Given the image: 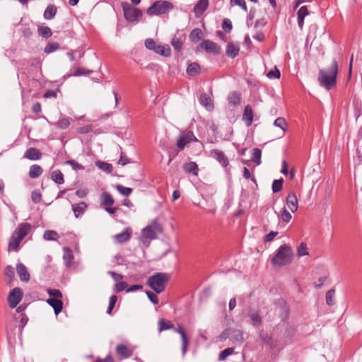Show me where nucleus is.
Listing matches in <instances>:
<instances>
[{
	"label": "nucleus",
	"instance_id": "1",
	"mask_svg": "<svg viewBox=\"0 0 362 362\" xmlns=\"http://www.w3.org/2000/svg\"><path fill=\"white\" fill-rule=\"evenodd\" d=\"M32 226L29 223L19 224L13 232L8 245V251H18L23 238L31 231Z\"/></svg>",
	"mask_w": 362,
	"mask_h": 362
},
{
	"label": "nucleus",
	"instance_id": "2",
	"mask_svg": "<svg viewBox=\"0 0 362 362\" xmlns=\"http://www.w3.org/2000/svg\"><path fill=\"white\" fill-rule=\"evenodd\" d=\"M293 257L294 253L291 247L284 244L278 248L275 255L272 258L271 262L274 266H286L293 262Z\"/></svg>",
	"mask_w": 362,
	"mask_h": 362
},
{
	"label": "nucleus",
	"instance_id": "3",
	"mask_svg": "<svg viewBox=\"0 0 362 362\" xmlns=\"http://www.w3.org/2000/svg\"><path fill=\"white\" fill-rule=\"evenodd\" d=\"M337 73L338 65L334 61L330 68L320 70L318 81L320 85L327 90L332 88L336 84Z\"/></svg>",
	"mask_w": 362,
	"mask_h": 362
},
{
	"label": "nucleus",
	"instance_id": "4",
	"mask_svg": "<svg viewBox=\"0 0 362 362\" xmlns=\"http://www.w3.org/2000/svg\"><path fill=\"white\" fill-rule=\"evenodd\" d=\"M169 279L167 273L158 272L148 278L147 284L156 293H160L165 290Z\"/></svg>",
	"mask_w": 362,
	"mask_h": 362
},
{
	"label": "nucleus",
	"instance_id": "5",
	"mask_svg": "<svg viewBox=\"0 0 362 362\" xmlns=\"http://www.w3.org/2000/svg\"><path fill=\"white\" fill-rule=\"evenodd\" d=\"M122 6L124 16L127 21L129 23H137L141 19L143 13L139 8L132 6L128 2H123Z\"/></svg>",
	"mask_w": 362,
	"mask_h": 362
},
{
	"label": "nucleus",
	"instance_id": "6",
	"mask_svg": "<svg viewBox=\"0 0 362 362\" xmlns=\"http://www.w3.org/2000/svg\"><path fill=\"white\" fill-rule=\"evenodd\" d=\"M174 8L173 4L167 1H156L147 8L146 13L149 16H158L165 13Z\"/></svg>",
	"mask_w": 362,
	"mask_h": 362
},
{
	"label": "nucleus",
	"instance_id": "7",
	"mask_svg": "<svg viewBox=\"0 0 362 362\" xmlns=\"http://www.w3.org/2000/svg\"><path fill=\"white\" fill-rule=\"evenodd\" d=\"M115 200L108 192H103L100 195V205L110 214H114L118 209L117 207H112Z\"/></svg>",
	"mask_w": 362,
	"mask_h": 362
},
{
	"label": "nucleus",
	"instance_id": "8",
	"mask_svg": "<svg viewBox=\"0 0 362 362\" xmlns=\"http://www.w3.org/2000/svg\"><path fill=\"white\" fill-rule=\"evenodd\" d=\"M23 296V292L21 288L16 287L12 289L8 296V303L11 308H14L21 302Z\"/></svg>",
	"mask_w": 362,
	"mask_h": 362
},
{
	"label": "nucleus",
	"instance_id": "9",
	"mask_svg": "<svg viewBox=\"0 0 362 362\" xmlns=\"http://www.w3.org/2000/svg\"><path fill=\"white\" fill-rule=\"evenodd\" d=\"M199 47L207 53H211L214 55L219 54L221 51L220 46L209 40H204L199 45Z\"/></svg>",
	"mask_w": 362,
	"mask_h": 362
},
{
	"label": "nucleus",
	"instance_id": "10",
	"mask_svg": "<svg viewBox=\"0 0 362 362\" xmlns=\"http://www.w3.org/2000/svg\"><path fill=\"white\" fill-rule=\"evenodd\" d=\"M286 203L288 209L292 212H296L298 209V200L296 193L291 192L286 197Z\"/></svg>",
	"mask_w": 362,
	"mask_h": 362
},
{
	"label": "nucleus",
	"instance_id": "11",
	"mask_svg": "<svg viewBox=\"0 0 362 362\" xmlns=\"http://www.w3.org/2000/svg\"><path fill=\"white\" fill-rule=\"evenodd\" d=\"M175 331L180 334L181 336V340H182V356H185L187 351V347L189 344V339L187 337V334L183 328V327L180 325H178L177 328L175 329Z\"/></svg>",
	"mask_w": 362,
	"mask_h": 362
},
{
	"label": "nucleus",
	"instance_id": "12",
	"mask_svg": "<svg viewBox=\"0 0 362 362\" xmlns=\"http://www.w3.org/2000/svg\"><path fill=\"white\" fill-rule=\"evenodd\" d=\"M211 156L223 167H227L229 165V160L223 151L218 149H214L211 151Z\"/></svg>",
	"mask_w": 362,
	"mask_h": 362
},
{
	"label": "nucleus",
	"instance_id": "13",
	"mask_svg": "<svg viewBox=\"0 0 362 362\" xmlns=\"http://www.w3.org/2000/svg\"><path fill=\"white\" fill-rule=\"evenodd\" d=\"M16 272L21 281L28 282L30 280V274L23 263L19 262L16 264Z\"/></svg>",
	"mask_w": 362,
	"mask_h": 362
},
{
	"label": "nucleus",
	"instance_id": "14",
	"mask_svg": "<svg viewBox=\"0 0 362 362\" xmlns=\"http://www.w3.org/2000/svg\"><path fill=\"white\" fill-rule=\"evenodd\" d=\"M23 158L31 160H37L42 158V153L39 149L31 147L25 151Z\"/></svg>",
	"mask_w": 362,
	"mask_h": 362
},
{
	"label": "nucleus",
	"instance_id": "15",
	"mask_svg": "<svg viewBox=\"0 0 362 362\" xmlns=\"http://www.w3.org/2000/svg\"><path fill=\"white\" fill-rule=\"evenodd\" d=\"M209 6V0H199L194 7V12L197 17H200Z\"/></svg>",
	"mask_w": 362,
	"mask_h": 362
},
{
	"label": "nucleus",
	"instance_id": "16",
	"mask_svg": "<svg viewBox=\"0 0 362 362\" xmlns=\"http://www.w3.org/2000/svg\"><path fill=\"white\" fill-rule=\"evenodd\" d=\"M47 303L54 309V314L59 315L63 309V302L59 298H48Z\"/></svg>",
	"mask_w": 362,
	"mask_h": 362
},
{
	"label": "nucleus",
	"instance_id": "17",
	"mask_svg": "<svg viewBox=\"0 0 362 362\" xmlns=\"http://www.w3.org/2000/svg\"><path fill=\"white\" fill-rule=\"evenodd\" d=\"M309 14L308 7L306 6H301L297 12L298 25L302 30L304 26V19Z\"/></svg>",
	"mask_w": 362,
	"mask_h": 362
},
{
	"label": "nucleus",
	"instance_id": "18",
	"mask_svg": "<svg viewBox=\"0 0 362 362\" xmlns=\"http://www.w3.org/2000/svg\"><path fill=\"white\" fill-rule=\"evenodd\" d=\"M243 120L245 122V125L247 127L251 126L253 122V111L251 106L249 105L245 107Z\"/></svg>",
	"mask_w": 362,
	"mask_h": 362
},
{
	"label": "nucleus",
	"instance_id": "19",
	"mask_svg": "<svg viewBox=\"0 0 362 362\" xmlns=\"http://www.w3.org/2000/svg\"><path fill=\"white\" fill-rule=\"evenodd\" d=\"M132 230L129 228H126L122 233L115 235L114 238L118 243H123L131 238Z\"/></svg>",
	"mask_w": 362,
	"mask_h": 362
},
{
	"label": "nucleus",
	"instance_id": "20",
	"mask_svg": "<svg viewBox=\"0 0 362 362\" xmlns=\"http://www.w3.org/2000/svg\"><path fill=\"white\" fill-rule=\"evenodd\" d=\"M240 47L238 45L229 42L227 45L226 53L228 57L234 59L239 54Z\"/></svg>",
	"mask_w": 362,
	"mask_h": 362
},
{
	"label": "nucleus",
	"instance_id": "21",
	"mask_svg": "<svg viewBox=\"0 0 362 362\" xmlns=\"http://www.w3.org/2000/svg\"><path fill=\"white\" fill-rule=\"evenodd\" d=\"M199 100L206 110H211L214 108L212 100L206 93H202Z\"/></svg>",
	"mask_w": 362,
	"mask_h": 362
},
{
	"label": "nucleus",
	"instance_id": "22",
	"mask_svg": "<svg viewBox=\"0 0 362 362\" xmlns=\"http://www.w3.org/2000/svg\"><path fill=\"white\" fill-rule=\"evenodd\" d=\"M43 173V169L41 166L37 164L32 165L29 169V177L32 179L39 177Z\"/></svg>",
	"mask_w": 362,
	"mask_h": 362
},
{
	"label": "nucleus",
	"instance_id": "23",
	"mask_svg": "<svg viewBox=\"0 0 362 362\" xmlns=\"http://www.w3.org/2000/svg\"><path fill=\"white\" fill-rule=\"evenodd\" d=\"M116 351L123 358L129 357L132 354L131 350L124 344H119L116 348Z\"/></svg>",
	"mask_w": 362,
	"mask_h": 362
},
{
	"label": "nucleus",
	"instance_id": "24",
	"mask_svg": "<svg viewBox=\"0 0 362 362\" xmlns=\"http://www.w3.org/2000/svg\"><path fill=\"white\" fill-rule=\"evenodd\" d=\"M63 251H64V254H63L64 262L66 266L69 267L72 264L73 260H74V255H73L72 251L68 247H64L63 249Z\"/></svg>",
	"mask_w": 362,
	"mask_h": 362
},
{
	"label": "nucleus",
	"instance_id": "25",
	"mask_svg": "<svg viewBox=\"0 0 362 362\" xmlns=\"http://www.w3.org/2000/svg\"><path fill=\"white\" fill-rule=\"evenodd\" d=\"M204 37V34L200 28H194L189 33V40L194 43L197 42L202 40Z\"/></svg>",
	"mask_w": 362,
	"mask_h": 362
},
{
	"label": "nucleus",
	"instance_id": "26",
	"mask_svg": "<svg viewBox=\"0 0 362 362\" xmlns=\"http://www.w3.org/2000/svg\"><path fill=\"white\" fill-rule=\"evenodd\" d=\"M86 208L87 205L83 202H81L78 204H73L72 210L74 213L75 217L78 218L81 214H83Z\"/></svg>",
	"mask_w": 362,
	"mask_h": 362
},
{
	"label": "nucleus",
	"instance_id": "27",
	"mask_svg": "<svg viewBox=\"0 0 362 362\" xmlns=\"http://www.w3.org/2000/svg\"><path fill=\"white\" fill-rule=\"evenodd\" d=\"M183 170L187 173H191L197 175L198 173V166L194 162L186 163L183 165Z\"/></svg>",
	"mask_w": 362,
	"mask_h": 362
},
{
	"label": "nucleus",
	"instance_id": "28",
	"mask_svg": "<svg viewBox=\"0 0 362 362\" xmlns=\"http://www.w3.org/2000/svg\"><path fill=\"white\" fill-rule=\"evenodd\" d=\"M153 51L156 53L165 57L170 56L171 53L170 48L168 45H157Z\"/></svg>",
	"mask_w": 362,
	"mask_h": 362
},
{
	"label": "nucleus",
	"instance_id": "29",
	"mask_svg": "<svg viewBox=\"0 0 362 362\" xmlns=\"http://www.w3.org/2000/svg\"><path fill=\"white\" fill-rule=\"evenodd\" d=\"M57 6L52 4L49 5L44 12V18L47 20L52 19L57 13Z\"/></svg>",
	"mask_w": 362,
	"mask_h": 362
},
{
	"label": "nucleus",
	"instance_id": "30",
	"mask_svg": "<svg viewBox=\"0 0 362 362\" xmlns=\"http://www.w3.org/2000/svg\"><path fill=\"white\" fill-rule=\"evenodd\" d=\"M158 332H161L165 330L170 329L173 328L174 325L170 320H165L164 319H160L158 321Z\"/></svg>",
	"mask_w": 362,
	"mask_h": 362
},
{
	"label": "nucleus",
	"instance_id": "31",
	"mask_svg": "<svg viewBox=\"0 0 362 362\" xmlns=\"http://www.w3.org/2000/svg\"><path fill=\"white\" fill-rule=\"evenodd\" d=\"M51 178L55 183L58 185H61L64 182V175L59 170H54L52 173Z\"/></svg>",
	"mask_w": 362,
	"mask_h": 362
},
{
	"label": "nucleus",
	"instance_id": "32",
	"mask_svg": "<svg viewBox=\"0 0 362 362\" xmlns=\"http://www.w3.org/2000/svg\"><path fill=\"white\" fill-rule=\"evenodd\" d=\"M37 32L39 35L45 38H48L52 36V32L50 28L47 26L40 25L37 28Z\"/></svg>",
	"mask_w": 362,
	"mask_h": 362
},
{
	"label": "nucleus",
	"instance_id": "33",
	"mask_svg": "<svg viewBox=\"0 0 362 362\" xmlns=\"http://www.w3.org/2000/svg\"><path fill=\"white\" fill-rule=\"evenodd\" d=\"M251 323L254 326H259L262 324V317L258 312H251L249 315Z\"/></svg>",
	"mask_w": 362,
	"mask_h": 362
},
{
	"label": "nucleus",
	"instance_id": "34",
	"mask_svg": "<svg viewBox=\"0 0 362 362\" xmlns=\"http://www.w3.org/2000/svg\"><path fill=\"white\" fill-rule=\"evenodd\" d=\"M43 238L45 240H57L59 235L55 230H47L43 234Z\"/></svg>",
	"mask_w": 362,
	"mask_h": 362
},
{
	"label": "nucleus",
	"instance_id": "35",
	"mask_svg": "<svg viewBox=\"0 0 362 362\" xmlns=\"http://www.w3.org/2000/svg\"><path fill=\"white\" fill-rule=\"evenodd\" d=\"M200 70V66L197 63H192L190 64L187 69V73L189 76H195L199 74Z\"/></svg>",
	"mask_w": 362,
	"mask_h": 362
},
{
	"label": "nucleus",
	"instance_id": "36",
	"mask_svg": "<svg viewBox=\"0 0 362 362\" xmlns=\"http://www.w3.org/2000/svg\"><path fill=\"white\" fill-rule=\"evenodd\" d=\"M228 100L229 103L233 105H239L240 103V94L237 92H233L228 95Z\"/></svg>",
	"mask_w": 362,
	"mask_h": 362
},
{
	"label": "nucleus",
	"instance_id": "37",
	"mask_svg": "<svg viewBox=\"0 0 362 362\" xmlns=\"http://www.w3.org/2000/svg\"><path fill=\"white\" fill-rule=\"evenodd\" d=\"M95 165L99 169H100L107 173H111L112 170V166L110 163H105L103 161H98L95 163Z\"/></svg>",
	"mask_w": 362,
	"mask_h": 362
},
{
	"label": "nucleus",
	"instance_id": "38",
	"mask_svg": "<svg viewBox=\"0 0 362 362\" xmlns=\"http://www.w3.org/2000/svg\"><path fill=\"white\" fill-rule=\"evenodd\" d=\"M261 156L262 151L258 148H255L253 149L252 155V160L257 165L261 163Z\"/></svg>",
	"mask_w": 362,
	"mask_h": 362
},
{
	"label": "nucleus",
	"instance_id": "39",
	"mask_svg": "<svg viewBox=\"0 0 362 362\" xmlns=\"http://www.w3.org/2000/svg\"><path fill=\"white\" fill-rule=\"evenodd\" d=\"M308 247L305 243H301L297 248V255L298 257L308 255Z\"/></svg>",
	"mask_w": 362,
	"mask_h": 362
},
{
	"label": "nucleus",
	"instance_id": "40",
	"mask_svg": "<svg viewBox=\"0 0 362 362\" xmlns=\"http://www.w3.org/2000/svg\"><path fill=\"white\" fill-rule=\"evenodd\" d=\"M284 183L283 178L279 180H274L272 183V191L274 193L279 192L281 190Z\"/></svg>",
	"mask_w": 362,
	"mask_h": 362
},
{
	"label": "nucleus",
	"instance_id": "41",
	"mask_svg": "<svg viewBox=\"0 0 362 362\" xmlns=\"http://www.w3.org/2000/svg\"><path fill=\"white\" fill-rule=\"evenodd\" d=\"M59 48V45L57 42H49L45 47L44 52L47 54H50L55 52Z\"/></svg>",
	"mask_w": 362,
	"mask_h": 362
},
{
	"label": "nucleus",
	"instance_id": "42",
	"mask_svg": "<svg viewBox=\"0 0 362 362\" xmlns=\"http://www.w3.org/2000/svg\"><path fill=\"white\" fill-rule=\"evenodd\" d=\"M274 126L281 128L284 132H286L287 127V122L283 117H278L274 122Z\"/></svg>",
	"mask_w": 362,
	"mask_h": 362
},
{
	"label": "nucleus",
	"instance_id": "43",
	"mask_svg": "<svg viewBox=\"0 0 362 362\" xmlns=\"http://www.w3.org/2000/svg\"><path fill=\"white\" fill-rule=\"evenodd\" d=\"M335 291L334 289H330L326 293V302L329 305H332L335 303L334 300Z\"/></svg>",
	"mask_w": 362,
	"mask_h": 362
},
{
	"label": "nucleus",
	"instance_id": "44",
	"mask_svg": "<svg viewBox=\"0 0 362 362\" xmlns=\"http://www.w3.org/2000/svg\"><path fill=\"white\" fill-rule=\"evenodd\" d=\"M234 352L233 348H227L222 351L219 356H218V360L222 361H224L228 356L233 354Z\"/></svg>",
	"mask_w": 362,
	"mask_h": 362
},
{
	"label": "nucleus",
	"instance_id": "45",
	"mask_svg": "<svg viewBox=\"0 0 362 362\" xmlns=\"http://www.w3.org/2000/svg\"><path fill=\"white\" fill-rule=\"evenodd\" d=\"M47 293L49 295V298H62V293L59 289L47 288Z\"/></svg>",
	"mask_w": 362,
	"mask_h": 362
},
{
	"label": "nucleus",
	"instance_id": "46",
	"mask_svg": "<svg viewBox=\"0 0 362 362\" xmlns=\"http://www.w3.org/2000/svg\"><path fill=\"white\" fill-rule=\"evenodd\" d=\"M116 189L121 194L126 196V197L129 196L132 192V188L122 186L121 185H117L116 187Z\"/></svg>",
	"mask_w": 362,
	"mask_h": 362
},
{
	"label": "nucleus",
	"instance_id": "47",
	"mask_svg": "<svg viewBox=\"0 0 362 362\" xmlns=\"http://www.w3.org/2000/svg\"><path fill=\"white\" fill-rule=\"evenodd\" d=\"M117 300V296L115 295H112L110 297V299H109V305H108V308H107V313L108 315H111L112 314V310L116 304V302Z\"/></svg>",
	"mask_w": 362,
	"mask_h": 362
},
{
	"label": "nucleus",
	"instance_id": "48",
	"mask_svg": "<svg viewBox=\"0 0 362 362\" xmlns=\"http://www.w3.org/2000/svg\"><path fill=\"white\" fill-rule=\"evenodd\" d=\"M171 45L174 47L175 49L179 51L181 49V48L182 47L183 42L180 38L177 37L176 36H174V37L173 38V40L171 41Z\"/></svg>",
	"mask_w": 362,
	"mask_h": 362
},
{
	"label": "nucleus",
	"instance_id": "49",
	"mask_svg": "<svg viewBox=\"0 0 362 362\" xmlns=\"http://www.w3.org/2000/svg\"><path fill=\"white\" fill-rule=\"evenodd\" d=\"M54 125H56L59 129H64L70 125V122L67 118H62L56 122Z\"/></svg>",
	"mask_w": 362,
	"mask_h": 362
},
{
	"label": "nucleus",
	"instance_id": "50",
	"mask_svg": "<svg viewBox=\"0 0 362 362\" xmlns=\"http://www.w3.org/2000/svg\"><path fill=\"white\" fill-rule=\"evenodd\" d=\"M280 217L281 220L286 223H288L292 218L291 213L286 208L283 209Z\"/></svg>",
	"mask_w": 362,
	"mask_h": 362
},
{
	"label": "nucleus",
	"instance_id": "51",
	"mask_svg": "<svg viewBox=\"0 0 362 362\" xmlns=\"http://www.w3.org/2000/svg\"><path fill=\"white\" fill-rule=\"evenodd\" d=\"M187 141L185 139V138L183 136L182 134H181L177 141V147L180 151H182L185 148V146L188 144Z\"/></svg>",
	"mask_w": 362,
	"mask_h": 362
},
{
	"label": "nucleus",
	"instance_id": "52",
	"mask_svg": "<svg viewBox=\"0 0 362 362\" xmlns=\"http://www.w3.org/2000/svg\"><path fill=\"white\" fill-rule=\"evenodd\" d=\"M143 235L145 238L153 239L155 238V233L151 227H146L142 231Z\"/></svg>",
	"mask_w": 362,
	"mask_h": 362
},
{
	"label": "nucleus",
	"instance_id": "53",
	"mask_svg": "<svg viewBox=\"0 0 362 362\" xmlns=\"http://www.w3.org/2000/svg\"><path fill=\"white\" fill-rule=\"evenodd\" d=\"M66 164L69 165L71 166V168L75 170H84V166H83L82 165H81L80 163H78V162L75 161L74 160H69L66 162Z\"/></svg>",
	"mask_w": 362,
	"mask_h": 362
},
{
	"label": "nucleus",
	"instance_id": "54",
	"mask_svg": "<svg viewBox=\"0 0 362 362\" xmlns=\"http://www.w3.org/2000/svg\"><path fill=\"white\" fill-rule=\"evenodd\" d=\"M267 77L272 79V78H279L281 76L280 71L275 67L274 69L270 70L267 74Z\"/></svg>",
	"mask_w": 362,
	"mask_h": 362
},
{
	"label": "nucleus",
	"instance_id": "55",
	"mask_svg": "<svg viewBox=\"0 0 362 362\" xmlns=\"http://www.w3.org/2000/svg\"><path fill=\"white\" fill-rule=\"evenodd\" d=\"M5 276L8 278L9 281H11L14 276V269L12 266L8 265L4 270Z\"/></svg>",
	"mask_w": 362,
	"mask_h": 362
},
{
	"label": "nucleus",
	"instance_id": "56",
	"mask_svg": "<svg viewBox=\"0 0 362 362\" xmlns=\"http://www.w3.org/2000/svg\"><path fill=\"white\" fill-rule=\"evenodd\" d=\"M148 299L151 300V302L155 305H157L158 304V298L156 294H155L154 293L150 291H147L146 292Z\"/></svg>",
	"mask_w": 362,
	"mask_h": 362
},
{
	"label": "nucleus",
	"instance_id": "57",
	"mask_svg": "<svg viewBox=\"0 0 362 362\" xmlns=\"http://www.w3.org/2000/svg\"><path fill=\"white\" fill-rule=\"evenodd\" d=\"M230 3L232 5L239 6L245 11H247V8L245 0H230Z\"/></svg>",
	"mask_w": 362,
	"mask_h": 362
},
{
	"label": "nucleus",
	"instance_id": "58",
	"mask_svg": "<svg viewBox=\"0 0 362 362\" xmlns=\"http://www.w3.org/2000/svg\"><path fill=\"white\" fill-rule=\"evenodd\" d=\"M222 28L226 32L230 33L233 28L231 21L228 19L223 20L222 23Z\"/></svg>",
	"mask_w": 362,
	"mask_h": 362
},
{
	"label": "nucleus",
	"instance_id": "59",
	"mask_svg": "<svg viewBox=\"0 0 362 362\" xmlns=\"http://www.w3.org/2000/svg\"><path fill=\"white\" fill-rule=\"evenodd\" d=\"M92 71L86 70L84 68H76L74 72L72 73V75L74 76H81L86 74L91 73Z\"/></svg>",
	"mask_w": 362,
	"mask_h": 362
},
{
	"label": "nucleus",
	"instance_id": "60",
	"mask_svg": "<svg viewBox=\"0 0 362 362\" xmlns=\"http://www.w3.org/2000/svg\"><path fill=\"white\" fill-rule=\"evenodd\" d=\"M41 194L37 190H34L31 194V198L34 203L37 204L41 201Z\"/></svg>",
	"mask_w": 362,
	"mask_h": 362
},
{
	"label": "nucleus",
	"instance_id": "61",
	"mask_svg": "<svg viewBox=\"0 0 362 362\" xmlns=\"http://www.w3.org/2000/svg\"><path fill=\"white\" fill-rule=\"evenodd\" d=\"M156 45V42L153 39L148 38L145 41V46L148 49L154 50Z\"/></svg>",
	"mask_w": 362,
	"mask_h": 362
},
{
	"label": "nucleus",
	"instance_id": "62",
	"mask_svg": "<svg viewBox=\"0 0 362 362\" xmlns=\"http://www.w3.org/2000/svg\"><path fill=\"white\" fill-rule=\"evenodd\" d=\"M115 291L116 292H121L124 290H125L127 287V284L124 281H119L115 284Z\"/></svg>",
	"mask_w": 362,
	"mask_h": 362
},
{
	"label": "nucleus",
	"instance_id": "63",
	"mask_svg": "<svg viewBox=\"0 0 362 362\" xmlns=\"http://www.w3.org/2000/svg\"><path fill=\"white\" fill-rule=\"evenodd\" d=\"M187 142H191L192 141L197 140L192 132L189 131L182 134Z\"/></svg>",
	"mask_w": 362,
	"mask_h": 362
},
{
	"label": "nucleus",
	"instance_id": "64",
	"mask_svg": "<svg viewBox=\"0 0 362 362\" xmlns=\"http://www.w3.org/2000/svg\"><path fill=\"white\" fill-rule=\"evenodd\" d=\"M278 235V232L276 231H271L267 235L264 236V241L265 242H271L274 240V238Z\"/></svg>",
	"mask_w": 362,
	"mask_h": 362
}]
</instances>
